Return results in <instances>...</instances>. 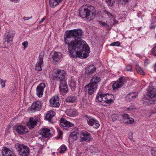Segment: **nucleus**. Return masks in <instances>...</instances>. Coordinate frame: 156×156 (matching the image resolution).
Here are the masks:
<instances>
[{"instance_id":"e433bc0d","label":"nucleus","mask_w":156,"mask_h":156,"mask_svg":"<svg viewBox=\"0 0 156 156\" xmlns=\"http://www.w3.org/2000/svg\"><path fill=\"white\" fill-rule=\"evenodd\" d=\"M115 0H106V2L110 6H112L113 5L115 2Z\"/></svg>"},{"instance_id":"393cba45","label":"nucleus","mask_w":156,"mask_h":156,"mask_svg":"<svg viewBox=\"0 0 156 156\" xmlns=\"http://www.w3.org/2000/svg\"><path fill=\"white\" fill-rule=\"evenodd\" d=\"M62 0H49V3L50 6L52 8H54Z\"/></svg>"},{"instance_id":"c756f323","label":"nucleus","mask_w":156,"mask_h":156,"mask_svg":"<svg viewBox=\"0 0 156 156\" xmlns=\"http://www.w3.org/2000/svg\"><path fill=\"white\" fill-rule=\"evenodd\" d=\"M76 99L75 97L69 96L66 98V100L67 102L69 103H73L76 101Z\"/></svg>"},{"instance_id":"5fc2aeb1","label":"nucleus","mask_w":156,"mask_h":156,"mask_svg":"<svg viewBox=\"0 0 156 156\" xmlns=\"http://www.w3.org/2000/svg\"><path fill=\"white\" fill-rule=\"evenodd\" d=\"M105 14H108V16H109V15H111V14L109 12L106 10H105Z\"/></svg>"},{"instance_id":"ddd939ff","label":"nucleus","mask_w":156,"mask_h":156,"mask_svg":"<svg viewBox=\"0 0 156 156\" xmlns=\"http://www.w3.org/2000/svg\"><path fill=\"white\" fill-rule=\"evenodd\" d=\"M42 107L41 102L40 101H37L32 103L31 108L32 111H39Z\"/></svg>"},{"instance_id":"f03ea898","label":"nucleus","mask_w":156,"mask_h":156,"mask_svg":"<svg viewBox=\"0 0 156 156\" xmlns=\"http://www.w3.org/2000/svg\"><path fill=\"white\" fill-rule=\"evenodd\" d=\"M80 16L82 18L91 20L95 17L96 10L94 6L89 5H83L79 10Z\"/></svg>"},{"instance_id":"13d9d810","label":"nucleus","mask_w":156,"mask_h":156,"mask_svg":"<svg viewBox=\"0 0 156 156\" xmlns=\"http://www.w3.org/2000/svg\"><path fill=\"white\" fill-rule=\"evenodd\" d=\"M154 71L156 72V62L155 64L154 65Z\"/></svg>"},{"instance_id":"a19ab883","label":"nucleus","mask_w":156,"mask_h":156,"mask_svg":"<svg viewBox=\"0 0 156 156\" xmlns=\"http://www.w3.org/2000/svg\"><path fill=\"white\" fill-rule=\"evenodd\" d=\"M118 115L117 114H114L112 116V121L114 122L118 118Z\"/></svg>"},{"instance_id":"c03bdc74","label":"nucleus","mask_w":156,"mask_h":156,"mask_svg":"<svg viewBox=\"0 0 156 156\" xmlns=\"http://www.w3.org/2000/svg\"><path fill=\"white\" fill-rule=\"evenodd\" d=\"M119 82H122L123 85V83L125 82L126 80L124 76H122L119 78Z\"/></svg>"},{"instance_id":"58836bf2","label":"nucleus","mask_w":156,"mask_h":156,"mask_svg":"<svg viewBox=\"0 0 156 156\" xmlns=\"http://www.w3.org/2000/svg\"><path fill=\"white\" fill-rule=\"evenodd\" d=\"M125 70L127 71H132V68L130 65H128L126 66Z\"/></svg>"},{"instance_id":"7c9ffc66","label":"nucleus","mask_w":156,"mask_h":156,"mask_svg":"<svg viewBox=\"0 0 156 156\" xmlns=\"http://www.w3.org/2000/svg\"><path fill=\"white\" fill-rule=\"evenodd\" d=\"M66 113L70 116H74L76 115V111L74 109H71L67 111Z\"/></svg>"},{"instance_id":"e2e57ef3","label":"nucleus","mask_w":156,"mask_h":156,"mask_svg":"<svg viewBox=\"0 0 156 156\" xmlns=\"http://www.w3.org/2000/svg\"><path fill=\"white\" fill-rule=\"evenodd\" d=\"M146 62H144V64H146Z\"/></svg>"},{"instance_id":"8fccbe9b","label":"nucleus","mask_w":156,"mask_h":156,"mask_svg":"<svg viewBox=\"0 0 156 156\" xmlns=\"http://www.w3.org/2000/svg\"><path fill=\"white\" fill-rule=\"evenodd\" d=\"M28 44V43L27 41H24L22 43V45L23 46L24 48H26Z\"/></svg>"},{"instance_id":"6e6552de","label":"nucleus","mask_w":156,"mask_h":156,"mask_svg":"<svg viewBox=\"0 0 156 156\" xmlns=\"http://www.w3.org/2000/svg\"><path fill=\"white\" fill-rule=\"evenodd\" d=\"M14 129L20 135H23L28 132V129L26 126L22 125L15 126Z\"/></svg>"},{"instance_id":"3c124183","label":"nucleus","mask_w":156,"mask_h":156,"mask_svg":"<svg viewBox=\"0 0 156 156\" xmlns=\"http://www.w3.org/2000/svg\"><path fill=\"white\" fill-rule=\"evenodd\" d=\"M57 131L58 133L59 137H61L62 134L63 132L59 129H57Z\"/></svg>"},{"instance_id":"4c0bfd02","label":"nucleus","mask_w":156,"mask_h":156,"mask_svg":"<svg viewBox=\"0 0 156 156\" xmlns=\"http://www.w3.org/2000/svg\"><path fill=\"white\" fill-rule=\"evenodd\" d=\"M110 45L111 46H119L120 45V43L119 41H116L111 43Z\"/></svg>"},{"instance_id":"b1692460","label":"nucleus","mask_w":156,"mask_h":156,"mask_svg":"<svg viewBox=\"0 0 156 156\" xmlns=\"http://www.w3.org/2000/svg\"><path fill=\"white\" fill-rule=\"evenodd\" d=\"M62 53L59 52H55L52 56L53 61L55 62H58L62 57Z\"/></svg>"},{"instance_id":"7ed1b4c3","label":"nucleus","mask_w":156,"mask_h":156,"mask_svg":"<svg viewBox=\"0 0 156 156\" xmlns=\"http://www.w3.org/2000/svg\"><path fill=\"white\" fill-rule=\"evenodd\" d=\"M114 97L110 94L103 93L99 92L96 97V101L98 102L104 103L107 104H110L113 102Z\"/></svg>"},{"instance_id":"0eeeda50","label":"nucleus","mask_w":156,"mask_h":156,"mask_svg":"<svg viewBox=\"0 0 156 156\" xmlns=\"http://www.w3.org/2000/svg\"><path fill=\"white\" fill-rule=\"evenodd\" d=\"M80 135L81 138L80 141L81 142H89L93 139L90 134L85 131H82Z\"/></svg>"},{"instance_id":"9b49d317","label":"nucleus","mask_w":156,"mask_h":156,"mask_svg":"<svg viewBox=\"0 0 156 156\" xmlns=\"http://www.w3.org/2000/svg\"><path fill=\"white\" fill-rule=\"evenodd\" d=\"M45 87V84L41 83L36 88V94L39 97H41L43 94L44 89Z\"/></svg>"},{"instance_id":"09e8293b","label":"nucleus","mask_w":156,"mask_h":156,"mask_svg":"<svg viewBox=\"0 0 156 156\" xmlns=\"http://www.w3.org/2000/svg\"><path fill=\"white\" fill-rule=\"evenodd\" d=\"M100 24H101L102 26L106 28H107L108 27V25L106 23L101 22V21H100Z\"/></svg>"},{"instance_id":"4d7b16f0","label":"nucleus","mask_w":156,"mask_h":156,"mask_svg":"<svg viewBox=\"0 0 156 156\" xmlns=\"http://www.w3.org/2000/svg\"><path fill=\"white\" fill-rule=\"evenodd\" d=\"M150 113L151 114H152V113H156V111H151Z\"/></svg>"},{"instance_id":"052dcab7","label":"nucleus","mask_w":156,"mask_h":156,"mask_svg":"<svg viewBox=\"0 0 156 156\" xmlns=\"http://www.w3.org/2000/svg\"><path fill=\"white\" fill-rule=\"evenodd\" d=\"M131 135H132V137L131 138H129V139H130V140H132V139H133V138H132V135H133V133H131Z\"/></svg>"},{"instance_id":"4be33fe9","label":"nucleus","mask_w":156,"mask_h":156,"mask_svg":"<svg viewBox=\"0 0 156 156\" xmlns=\"http://www.w3.org/2000/svg\"><path fill=\"white\" fill-rule=\"evenodd\" d=\"M101 80V79L100 77L97 76H94L90 80V83L98 87V83Z\"/></svg>"},{"instance_id":"412c9836","label":"nucleus","mask_w":156,"mask_h":156,"mask_svg":"<svg viewBox=\"0 0 156 156\" xmlns=\"http://www.w3.org/2000/svg\"><path fill=\"white\" fill-rule=\"evenodd\" d=\"M137 95V93L136 92L129 93L126 97V99L128 101H133Z\"/></svg>"},{"instance_id":"a211bd4d","label":"nucleus","mask_w":156,"mask_h":156,"mask_svg":"<svg viewBox=\"0 0 156 156\" xmlns=\"http://www.w3.org/2000/svg\"><path fill=\"white\" fill-rule=\"evenodd\" d=\"M96 70V68L93 65H90L88 66L85 69V74L89 76L92 74Z\"/></svg>"},{"instance_id":"680f3d73","label":"nucleus","mask_w":156,"mask_h":156,"mask_svg":"<svg viewBox=\"0 0 156 156\" xmlns=\"http://www.w3.org/2000/svg\"><path fill=\"white\" fill-rule=\"evenodd\" d=\"M153 55L154 56H156V52H155V53L153 54Z\"/></svg>"},{"instance_id":"c9c22d12","label":"nucleus","mask_w":156,"mask_h":156,"mask_svg":"<svg viewBox=\"0 0 156 156\" xmlns=\"http://www.w3.org/2000/svg\"><path fill=\"white\" fill-rule=\"evenodd\" d=\"M156 27V23L154 20H152L151 24L150 29L151 30L154 29Z\"/></svg>"},{"instance_id":"dca6fc26","label":"nucleus","mask_w":156,"mask_h":156,"mask_svg":"<svg viewBox=\"0 0 156 156\" xmlns=\"http://www.w3.org/2000/svg\"><path fill=\"white\" fill-rule=\"evenodd\" d=\"M79 134L78 128L76 127L74 128L72 130V132L69 135L70 138L73 139V141L76 140L78 137V135Z\"/></svg>"},{"instance_id":"5701e85b","label":"nucleus","mask_w":156,"mask_h":156,"mask_svg":"<svg viewBox=\"0 0 156 156\" xmlns=\"http://www.w3.org/2000/svg\"><path fill=\"white\" fill-rule=\"evenodd\" d=\"M55 115V112L53 111H51L48 112L46 115L45 119L48 121L51 122L52 121V118Z\"/></svg>"},{"instance_id":"f704fd0d","label":"nucleus","mask_w":156,"mask_h":156,"mask_svg":"<svg viewBox=\"0 0 156 156\" xmlns=\"http://www.w3.org/2000/svg\"><path fill=\"white\" fill-rule=\"evenodd\" d=\"M134 122V119L132 118L129 117L127 120L125 121V122H127L128 124H131Z\"/></svg>"},{"instance_id":"473e14b6","label":"nucleus","mask_w":156,"mask_h":156,"mask_svg":"<svg viewBox=\"0 0 156 156\" xmlns=\"http://www.w3.org/2000/svg\"><path fill=\"white\" fill-rule=\"evenodd\" d=\"M136 69L138 73L140 74H143L144 73L143 70L138 65L136 66Z\"/></svg>"},{"instance_id":"79ce46f5","label":"nucleus","mask_w":156,"mask_h":156,"mask_svg":"<svg viewBox=\"0 0 156 156\" xmlns=\"http://www.w3.org/2000/svg\"><path fill=\"white\" fill-rule=\"evenodd\" d=\"M122 117L124 121H125L129 117V115L127 114H124L122 115Z\"/></svg>"},{"instance_id":"6ab92c4d","label":"nucleus","mask_w":156,"mask_h":156,"mask_svg":"<svg viewBox=\"0 0 156 156\" xmlns=\"http://www.w3.org/2000/svg\"><path fill=\"white\" fill-rule=\"evenodd\" d=\"M59 88L60 91L63 93H66L68 91V88L65 81L60 82Z\"/></svg>"},{"instance_id":"a18cd8bd","label":"nucleus","mask_w":156,"mask_h":156,"mask_svg":"<svg viewBox=\"0 0 156 156\" xmlns=\"http://www.w3.org/2000/svg\"><path fill=\"white\" fill-rule=\"evenodd\" d=\"M5 80H3L2 79H0V84L2 88H4L5 87Z\"/></svg>"},{"instance_id":"9d476101","label":"nucleus","mask_w":156,"mask_h":156,"mask_svg":"<svg viewBox=\"0 0 156 156\" xmlns=\"http://www.w3.org/2000/svg\"><path fill=\"white\" fill-rule=\"evenodd\" d=\"M50 105L51 106L54 107H59L60 105L59 98L56 96L52 97L50 100Z\"/></svg>"},{"instance_id":"72a5a7b5","label":"nucleus","mask_w":156,"mask_h":156,"mask_svg":"<svg viewBox=\"0 0 156 156\" xmlns=\"http://www.w3.org/2000/svg\"><path fill=\"white\" fill-rule=\"evenodd\" d=\"M151 98H151L149 99H148L147 100V101H146L148 105L154 104L155 103L156 101L155 100H153Z\"/></svg>"},{"instance_id":"f257e3e1","label":"nucleus","mask_w":156,"mask_h":156,"mask_svg":"<svg viewBox=\"0 0 156 156\" xmlns=\"http://www.w3.org/2000/svg\"><path fill=\"white\" fill-rule=\"evenodd\" d=\"M83 32L81 30H67L65 33L64 40L67 44L69 52L71 56L87 58L90 52V48L86 42L81 40Z\"/></svg>"},{"instance_id":"c85d7f7f","label":"nucleus","mask_w":156,"mask_h":156,"mask_svg":"<svg viewBox=\"0 0 156 156\" xmlns=\"http://www.w3.org/2000/svg\"><path fill=\"white\" fill-rule=\"evenodd\" d=\"M13 36L9 32H6L4 36V39H7L9 41H12Z\"/></svg>"},{"instance_id":"1a4fd4ad","label":"nucleus","mask_w":156,"mask_h":156,"mask_svg":"<svg viewBox=\"0 0 156 156\" xmlns=\"http://www.w3.org/2000/svg\"><path fill=\"white\" fill-rule=\"evenodd\" d=\"M98 87L90 83L86 86L85 88L90 95H92L97 90Z\"/></svg>"},{"instance_id":"864d4df0","label":"nucleus","mask_w":156,"mask_h":156,"mask_svg":"<svg viewBox=\"0 0 156 156\" xmlns=\"http://www.w3.org/2000/svg\"><path fill=\"white\" fill-rule=\"evenodd\" d=\"M135 109V108H132V107H130L129 108H127V109L129 110L130 111H131L133 110V109Z\"/></svg>"},{"instance_id":"6e6d98bb","label":"nucleus","mask_w":156,"mask_h":156,"mask_svg":"<svg viewBox=\"0 0 156 156\" xmlns=\"http://www.w3.org/2000/svg\"><path fill=\"white\" fill-rule=\"evenodd\" d=\"M45 18L44 17H43L41 19V20L40 21V23H41L43 22L44 21V20H45Z\"/></svg>"},{"instance_id":"49530a36","label":"nucleus","mask_w":156,"mask_h":156,"mask_svg":"<svg viewBox=\"0 0 156 156\" xmlns=\"http://www.w3.org/2000/svg\"><path fill=\"white\" fill-rule=\"evenodd\" d=\"M61 150L60 151V153H63L66 150V147L65 145H62L61 147Z\"/></svg>"},{"instance_id":"37998d69","label":"nucleus","mask_w":156,"mask_h":156,"mask_svg":"<svg viewBox=\"0 0 156 156\" xmlns=\"http://www.w3.org/2000/svg\"><path fill=\"white\" fill-rule=\"evenodd\" d=\"M129 0H119L118 3L119 4H125L128 2Z\"/></svg>"},{"instance_id":"bb28decb","label":"nucleus","mask_w":156,"mask_h":156,"mask_svg":"<svg viewBox=\"0 0 156 156\" xmlns=\"http://www.w3.org/2000/svg\"><path fill=\"white\" fill-rule=\"evenodd\" d=\"M123 85V83L122 82H120L117 81L113 84L112 87L113 89H115L121 87Z\"/></svg>"},{"instance_id":"2f4dec72","label":"nucleus","mask_w":156,"mask_h":156,"mask_svg":"<svg viewBox=\"0 0 156 156\" xmlns=\"http://www.w3.org/2000/svg\"><path fill=\"white\" fill-rule=\"evenodd\" d=\"M12 42V41H9L7 39H4V41L3 44L5 47H7L10 46L11 44V42Z\"/></svg>"},{"instance_id":"ea45409f","label":"nucleus","mask_w":156,"mask_h":156,"mask_svg":"<svg viewBox=\"0 0 156 156\" xmlns=\"http://www.w3.org/2000/svg\"><path fill=\"white\" fill-rule=\"evenodd\" d=\"M151 154L152 156H156V149L155 148H152L151 150Z\"/></svg>"},{"instance_id":"aec40b11","label":"nucleus","mask_w":156,"mask_h":156,"mask_svg":"<svg viewBox=\"0 0 156 156\" xmlns=\"http://www.w3.org/2000/svg\"><path fill=\"white\" fill-rule=\"evenodd\" d=\"M50 130L48 128H43L40 130V134L43 137L47 138L51 134L50 133Z\"/></svg>"},{"instance_id":"39448f33","label":"nucleus","mask_w":156,"mask_h":156,"mask_svg":"<svg viewBox=\"0 0 156 156\" xmlns=\"http://www.w3.org/2000/svg\"><path fill=\"white\" fill-rule=\"evenodd\" d=\"M16 147L21 156H28L29 155L30 150L27 146L22 144H16Z\"/></svg>"},{"instance_id":"f8f14e48","label":"nucleus","mask_w":156,"mask_h":156,"mask_svg":"<svg viewBox=\"0 0 156 156\" xmlns=\"http://www.w3.org/2000/svg\"><path fill=\"white\" fill-rule=\"evenodd\" d=\"M60 122L61 125L65 129L74 126L73 124L67 121L64 118L60 119Z\"/></svg>"},{"instance_id":"cd10ccee","label":"nucleus","mask_w":156,"mask_h":156,"mask_svg":"<svg viewBox=\"0 0 156 156\" xmlns=\"http://www.w3.org/2000/svg\"><path fill=\"white\" fill-rule=\"evenodd\" d=\"M69 86L72 91L74 90L76 88V82L73 80H71L69 82Z\"/></svg>"},{"instance_id":"a878e982","label":"nucleus","mask_w":156,"mask_h":156,"mask_svg":"<svg viewBox=\"0 0 156 156\" xmlns=\"http://www.w3.org/2000/svg\"><path fill=\"white\" fill-rule=\"evenodd\" d=\"M148 96L151 98H156V89H153L148 91Z\"/></svg>"},{"instance_id":"f3484780","label":"nucleus","mask_w":156,"mask_h":156,"mask_svg":"<svg viewBox=\"0 0 156 156\" xmlns=\"http://www.w3.org/2000/svg\"><path fill=\"white\" fill-rule=\"evenodd\" d=\"M37 124V120L34 119L33 118H30L29 121L27 123V125L30 129H32L36 126Z\"/></svg>"},{"instance_id":"20e7f679","label":"nucleus","mask_w":156,"mask_h":156,"mask_svg":"<svg viewBox=\"0 0 156 156\" xmlns=\"http://www.w3.org/2000/svg\"><path fill=\"white\" fill-rule=\"evenodd\" d=\"M66 72L63 70L58 69L55 71L52 76V80L54 81H58L60 82L65 81Z\"/></svg>"},{"instance_id":"4468645a","label":"nucleus","mask_w":156,"mask_h":156,"mask_svg":"<svg viewBox=\"0 0 156 156\" xmlns=\"http://www.w3.org/2000/svg\"><path fill=\"white\" fill-rule=\"evenodd\" d=\"M43 64V56L39 55L37 62L35 65V69L38 71H41L42 69L41 66Z\"/></svg>"},{"instance_id":"0e129e2a","label":"nucleus","mask_w":156,"mask_h":156,"mask_svg":"<svg viewBox=\"0 0 156 156\" xmlns=\"http://www.w3.org/2000/svg\"><path fill=\"white\" fill-rule=\"evenodd\" d=\"M55 154V153H53V155H54V154Z\"/></svg>"},{"instance_id":"603ef678","label":"nucleus","mask_w":156,"mask_h":156,"mask_svg":"<svg viewBox=\"0 0 156 156\" xmlns=\"http://www.w3.org/2000/svg\"><path fill=\"white\" fill-rule=\"evenodd\" d=\"M32 18V16L31 17H24L23 18V19L25 20H27Z\"/></svg>"},{"instance_id":"bf43d9fd","label":"nucleus","mask_w":156,"mask_h":156,"mask_svg":"<svg viewBox=\"0 0 156 156\" xmlns=\"http://www.w3.org/2000/svg\"><path fill=\"white\" fill-rule=\"evenodd\" d=\"M11 1L15 2H17L18 0H10Z\"/></svg>"},{"instance_id":"de8ad7c7","label":"nucleus","mask_w":156,"mask_h":156,"mask_svg":"<svg viewBox=\"0 0 156 156\" xmlns=\"http://www.w3.org/2000/svg\"><path fill=\"white\" fill-rule=\"evenodd\" d=\"M151 54H154L155 53V51H156V43L154 45V47L151 49Z\"/></svg>"},{"instance_id":"2eb2a0df","label":"nucleus","mask_w":156,"mask_h":156,"mask_svg":"<svg viewBox=\"0 0 156 156\" xmlns=\"http://www.w3.org/2000/svg\"><path fill=\"white\" fill-rule=\"evenodd\" d=\"M2 153V156H14L13 151L6 147L3 148Z\"/></svg>"},{"instance_id":"423d86ee","label":"nucleus","mask_w":156,"mask_h":156,"mask_svg":"<svg viewBox=\"0 0 156 156\" xmlns=\"http://www.w3.org/2000/svg\"><path fill=\"white\" fill-rule=\"evenodd\" d=\"M86 119L87 121V124L90 126H92L94 128L98 129L100 125L99 121L93 117L86 115Z\"/></svg>"},{"instance_id":"69168bd1","label":"nucleus","mask_w":156,"mask_h":156,"mask_svg":"<svg viewBox=\"0 0 156 156\" xmlns=\"http://www.w3.org/2000/svg\"><path fill=\"white\" fill-rule=\"evenodd\" d=\"M55 154V153H53V155H54V154Z\"/></svg>"}]
</instances>
